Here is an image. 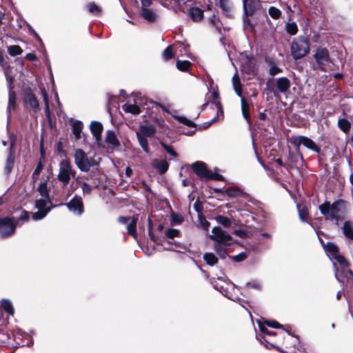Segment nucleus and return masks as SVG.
Listing matches in <instances>:
<instances>
[{
  "instance_id": "de8ad7c7",
  "label": "nucleus",
  "mask_w": 353,
  "mask_h": 353,
  "mask_svg": "<svg viewBox=\"0 0 353 353\" xmlns=\"http://www.w3.org/2000/svg\"><path fill=\"white\" fill-rule=\"evenodd\" d=\"M41 94L43 95V101L45 103V111L48 115L50 114L48 94L46 90L44 88H41Z\"/></svg>"
},
{
  "instance_id": "c03bdc74",
  "label": "nucleus",
  "mask_w": 353,
  "mask_h": 353,
  "mask_svg": "<svg viewBox=\"0 0 353 353\" xmlns=\"http://www.w3.org/2000/svg\"><path fill=\"white\" fill-rule=\"evenodd\" d=\"M285 30L288 33H289L291 35H294L298 32V27L296 23L292 22V23H288L285 25Z\"/></svg>"
},
{
  "instance_id": "864d4df0",
  "label": "nucleus",
  "mask_w": 353,
  "mask_h": 353,
  "mask_svg": "<svg viewBox=\"0 0 353 353\" xmlns=\"http://www.w3.org/2000/svg\"><path fill=\"white\" fill-rule=\"evenodd\" d=\"M175 119H177L181 123L186 125L189 127H194L196 125L194 122H192V121H190V119H187L185 117L178 116L175 117Z\"/></svg>"
},
{
  "instance_id": "0e129e2a",
  "label": "nucleus",
  "mask_w": 353,
  "mask_h": 353,
  "mask_svg": "<svg viewBox=\"0 0 353 353\" xmlns=\"http://www.w3.org/2000/svg\"><path fill=\"white\" fill-rule=\"evenodd\" d=\"M265 324L271 327H274V328H281V327H283V325H281L280 323H279L277 321H266L265 322Z\"/></svg>"
},
{
  "instance_id": "473e14b6",
  "label": "nucleus",
  "mask_w": 353,
  "mask_h": 353,
  "mask_svg": "<svg viewBox=\"0 0 353 353\" xmlns=\"http://www.w3.org/2000/svg\"><path fill=\"white\" fill-rule=\"evenodd\" d=\"M296 207H297V209L299 211V216L300 219L303 222H306L307 216V210L305 206L303 204L298 203L296 205Z\"/></svg>"
},
{
  "instance_id": "2f4dec72",
  "label": "nucleus",
  "mask_w": 353,
  "mask_h": 353,
  "mask_svg": "<svg viewBox=\"0 0 353 353\" xmlns=\"http://www.w3.org/2000/svg\"><path fill=\"white\" fill-rule=\"evenodd\" d=\"M86 7L90 13H91L95 16L101 15V8L99 6L96 5L94 2L88 3L86 5Z\"/></svg>"
},
{
  "instance_id": "f03ea898",
  "label": "nucleus",
  "mask_w": 353,
  "mask_h": 353,
  "mask_svg": "<svg viewBox=\"0 0 353 353\" xmlns=\"http://www.w3.org/2000/svg\"><path fill=\"white\" fill-rule=\"evenodd\" d=\"M343 203L337 201L330 204L329 202H325L319 206V210L326 220L336 221L338 222L343 218Z\"/></svg>"
},
{
  "instance_id": "a18cd8bd",
  "label": "nucleus",
  "mask_w": 353,
  "mask_h": 353,
  "mask_svg": "<svg viewBox=\"0 0 353 353\" xmlns=\"http://www.w3.org/2000/svg\"><path fill=\"white\" fill-rule=\"evenodd\" d=\"M38 191L40 193L42 198H49L48 190L46 182H43L39 185Z\"/></svg>"
},
{
  "instance_id": "58836bf2",
  "label": "nucleus",
  "mask_w": 353,
  "mask_h": 353,
  "mask_svg": "<svg viewBox=\"0 0 353 353\" xmlns=\"http://www.w3.org/2000/svg\"><path fill=\"white\" fill-rule=\"evenodd\" d=\"M333 259H334L336 260V261L338 264V265H336L334 263L336 268H344V267H346L347 264H348V262L346 261V259L340 254H338Z\"/></svg>"
},
{
  "instance_id": "6ab92c4d",
  "label": "nucleus",
  "mask_w": 353,
  "mask_h": 353,
  "mask_svg": "<svg viewBox=\"0 0 353 353\" xmlns=\"http://www.w3.org/2000/svg\"><path fill=\"white\" fill-rule=\"evenodd\" d=\"M14 143L11 142L10 152L7 157L5 170L7 174H9L13 168L14 162Z\"/></svg>"
},
{
  "instance_id": "338daca9",
  "label": "nucleus",
  "mask_w": 353,
  "mask_h": 353,
  "mask_svg": "<svg viewBox=\"0 0 353 353\" xmlns=\"http://www.w3.org/2000/svg\"><path fill=\"white\" fill-rule=\"evenodd\" d=\"M131 219H132V217H130V216H119L118 218V221L121 223L125 224L128 221H130Z\"/></svg>"
},
{
  "instance_id": "aec40b11",
  "label": "nucleus",
  "mask_w": 353,
  "mask_h": 353,
  "mask_svg": "<svg viewBox=\"0 0 353 353\" xmlns=\"http://www.w3.org/2000/svg\"><path fill=\"white\" fill-rule=\"evenodd\" d=\"M152 166L159 171V174H163L168 170L169 164L165 160L155 159L152 162Z\"/></svg>"
},
{
  "instance_id": "5fc2aeb1",
  "label": "nucleus",
  "mask_w": 353,
  "mask_h": 353,
  "mask_svg": "<svg viewBox=\"0 0 353 353\" xmlns=\"http://www.w3.org/2000/svg\"><path fill=\"white\" fill-rule=\"evenodd\" d=\"M250 16V15H247L245 14H243V25H244V28L245 29H250L251 30H252L253 26L251 23L250 19H249Z\"/></svg>"
},
{
  "instance_id": "0eeeda50",
  "label": "nucleus",
  "mask_w": 353,
  "mask_h": 353,
  "mask_svg": "<svg viewBox=\"0 0 353 353\" xmlns=\"http://www.w3.org/2000/svg\"><path fill=\"white\" fill-rule=\"evenodd\" d=\"M193 171L200 178L205 179H215L221 180V176L217 174L213 173L212 171L208 170L205 164L201 161H196L192 165Z\"/></svg>"
},
{
  "instance_id": "393cba45",
  "label": "nucleus",
  "mask_w": 353,
  "mask_h": 353,
  "mask_svg": "<svg viewBox=\"0 0 353 353\" xmlns=\"http://www.w3.org/2000/svg\"><path fill=\"white\" fill-rule=\"evenodd\" d=\"M225 194L231 197L243 196L246 198L248 194L237 187H232L225 190Z\"/></svg>"
},
{
  "instance_id": "6e6552de",
  "label": "nucleus",
  "mask_w": 353,
  "mask_h": 353,
  "mask_svg": "<svg viewBox=\"0 0 353 353\" xmlns=\"http://www.w3.org/2000/svg\"><path fill=\"white\" fill-rule=\"evenodd\" d=\"M74 157L75 164L81 171H89L92 166L91 160L82 150L77 149L74 152Z\"/></svg>"
},
{
  "instance_id": "20e7f679",
  "label": "nucleus",
  "mask_w": 353,
  "mask_h": 353,
  "mask_svg": "<svg viewBox=\"0 0 353 353\" xmlns=\"http://www.w3.org/2000/svg\"><path fill=\"white\" fill-rule=\"evenodd\" d=\"M76 171L72 168L69 161L65 159L60 162L57 179L63 183V187L67 186L71 177H74Z\"/></svg>"
},
{
  "instance_id": "39448f33",
  "label": "nucleus",
  "mask_w": 353,
  "mask_h": 353,
  "mask_svg": "<svg viewBox=\"0 0 353 353\" xmlns=\"http://www.w3.org/2000/svg\"><path fill=\"white\" fill-rule=\"evenodd\" d=\"M290 81L287 77H280L269 80L267 86L269 90L277 96L279 93H286L290 88Z\"/></svg>"
},
{
  "instance_id": "2eb2a0df",
  "label": "nucleus",
  "mask_w": 353,
  "mask_h": 353,
  "mask_svg": "<svg viewBox=\"0 0 353 353\" xmlns=\"http://www.w3.org/2000/svg\"><path fill=\"white\" fill-rule=\"evenodd\" d=\"M353 276L352 272L350 269L349 263L344 268H336L335 277L339 282H344L345 280L351 279Z\"/></svg>"
},
{
  "instance_id": "f3484780",
  "label": "nucleus",
  "mask_w": 353,
  "mask_h": 353,
  "mask_svg": "<svg viewBox=\"0 0 353 353\" xmlns=\"http://www.w3.org/2000/svg\"><path fill=\"white\" fill-rule=\"evenodd\" d=\"M258 6L257 0H243V14L253 15Z\"/></svg>"
},
{
  "instance_id": "b1692460",
  "label": "nucleus",
  "mask_w": 353,
  "mask_h": 353,
  "mask_svg": "<svg viewBox=\"0 0 353 353\" xmlns=\"http://www.w3.org/2000/svg\"><path fill=\"white\" fill-rule=\"evenodd\" d=\"M16 92L14 90H8V114L10 115V112L11 110H14L16 108Z\"/></svg>"
},
{
  "instance_id": "79ce46f5",
  "label": "nucleus",
  "mask_w": 353,
  "mask_h": 353,
  "mask_svg": "<svg viewBox=\"0 0 353 353\" xmlns=\"http://www.w3.org/2000/svg\"><path fill=\"white\" fill-rule=\"evenodd\" d=\"M191 63L189 61H181L178 60L176 61V68L183 72L188 71Z\"/></svg>"
},
{
  "instance_id": "8fccbe9b",
  "label": "nucleus",
  "mask_w": 353,
  "mask_h": 353,
  "mask_svg": "<svg viewBox=\"0 0 353 353\" xmlns=\"http://www.w3.org/2000/svg\"><path fill=\"white\" fill-rule=\"evenodd\" d=\"M165 234L168 239H172L174 237L179 236L180 231L177 229L170 228L165 230Z\"/></svg>"
},
{
  "instance_id": "7c9ffc66",
  "label": "nucleus",
  "mask_w": 353,
  "mask_h": 353,
  "mask_svg": "<svg viewBox=\"0 0 353 353\" xmlns=\"http://www.w3.org/2000/svg\"><path fill=\"white\" fill-rule=\"evenodd\" d=\"M123 110L125 112L132 113L133 114H139L140 113V108L136 104H124L123 105Z\"/></svg>"
},
{
  "instance_id": "49530a36",
  "label": "nucleus",
  "mask_w": 353,
  "mask_h": 353,
  "mask_svg": "<svg viewBox=\"0 0 353 353\" xmlns=\"http://www.w3.org/2000/svg\"><path fill=\"white\" fill-rule=\"evenodd\" d=\"M176 45L177 46L176 52H179L181 55L184 54L188 57H190V53L185 44L179 43Z\"/></svg>"
},
{
  "instance_id": "c9c22d12",
  "label": "nucleus",
  "mask_w": 353,
  "mask_h": 353,
  "mask_svg": "<svg viewBox=\"0 0 353 353\" xmlns=\"http://www.w3.org/2000/svg\"><path fill=\"white\" fill-rule=\"evenodd\" d=\"M203 259L210 265H214L218 262V259L212 253H205Z\"/></svg>"
},
{
  "instance_id": "774afa93",
  "label": "nucleus",
  "mask_w": 353,
  "mask_h": 353,
  "mask_svg": "<svg viewBox=\"0 0 353 353\" xmlns=\"http://www.w3.org/2000/svg\"><path fill=\"white\" fill-rule=\"evenodd\" d=\"M234 234L241 238H245L247 236V233L243 230H236L234 231Z\"/></svg>"
},
{
  "instance_id": "1a4fd4ad",
  "label": "nucleus",
  "mask_w": 353,
  "mask_h": 353,
  "mask_svg": "<svg viewBox=\"0 0 353 353\" xmlns=\"http://www.w3.org/2000/svg\"><path fill=\"white\" fill-rule=\"evenodd\" d=\"M50 201L49 198H41L36 201V208L38 211L32 214V219L38 221L44 218L50 212Z\"/></svg>"
},
{
  "instance_id": "a19ab883",
  "label": "nucleus",
  "mask_w": 353,
  "mask_h": 353,
  "mask_svg": "<svg viewBox=\"0 0 353 353\" xmlns=\"http://www.w3.org/2000/svg\"><path fill=\"white\" fill-rule=\"evenodd\" d=\"M268 13L272 19H278L281 17L282 12L279 8L271 6L268 9Z\"/></svg>"
},
{
  "instance_id": "f8f14e48",
  "label": "nucleus",
  "mask_w": 353,
  "mask_h": 353,
  "mask_svg": "<svg viewBox=\"0 0 353 353\" xmlns=\"http://www.w3.org/2000/svg\"><path fill=\"white\" fill-rule=\"evenodd\" d=\"M23 101L26 104L29 105L34 112H36L40 110L39 101L30 89L24 92Z\"/></svg>"
},
{
  "instance_id": "bb28decb",
  "label": "nucleus",
  "mask_w": 353,
  "mask_h": 353,
  "mask_svg": "<svg viewBox=\"0 0 353 353\" xmlns=\"http://www.w3.org/2000/svg\"><path fill=\"white\" fill-rule=\"evenodd\" d=\"M190 15L193 21H199L203 18V12L201 9H200L199 8L195 7V8H192L190 10Z\"/></svg>"
},
{
  "instance_id": "9b49d317",
  "label": "nucleus",
  "mask_w": 353,
  "mask_h": 353,
  "mask_svg": "<svg viewBox=\"0 0 353 353\" xmlns=\"http://www.w3.org/2000/svg\"><path fill=\"white\" fill-rule=\"evenodd\" d=\"M65 205L71 212L78 216L81 215L84 212L83 203L80 196H74L72 199Z\"/></svg>"
},
{
  "instance_id": "e433bc0d",
  "label": "nucleus",
  "mask_w": 353,
  "mask_h": 353,
  "mask_svg": "<svg viewBox=\"0 0 353 353\" xmlns=\"http://www.w3.org/2000/svg\"><path fill=\"white\" fill-rule=\"evenodd\" d=\"M137 137L139 141V143L141 148H143V151L146 153H148L150 151L149 146H148V139L145 137H142L138 134H137Z\"/></svg>"
},
{
  "instance_id": "cd10ccee",
  "label": "nucleus",
  "mask_w": 353,
  "mask_h": 353,
  "mask_svg": "<svg viewBox=\"0 0 353 353\" xmlns=\"http://www.w3.org/2000/svg\"><path fill=\"white\" fill-rule=\"evenodd\" d=\"M241 110H242L243 116L245 118V119L248 122H249V119H250L249 103H248V101L244 97H241Z\"/></svg>"
},
{
  "instance_id": "e2e57ef3",
  "label": "nucleus",
  "mask_w": 353,
  "mask_h": 353,
  "mask_svg": "<svg viewBox=\"0 0 353 353\" xmlns=\"http://www.w3.org/2000/svg\"><path fill=\"white\" fill-rule=\"evenodd\" d=\"M212 102L216 104L218 107L220 105V102L219 101V92L217 91L214 90L212 94Z\"/></svg>"
},
{
  "instance_id": "f257e3e1",
  "label": "nucleus",
  "mask_w": 353,
  "mask_h": 353,
  "mask_svg": "<svg viewBox=\"0 0 353 353\" xmlns=\"http://www.w3.org/2000/svg\"><path fill=\"white\" fill-rule=\"evenodd\" d=\"M29 219V214L26 210H22L20 216L17 219L9 217L0 219V235L2 237H8L12 235L17 225L23 223Z\"/></svg>"
},
{
  "instance_id": "3c124183",
  "label": "nucleus",
  "mask_w": 353,
  "mask_h": 353,
  "mask_svg": "<svg viewBox=\"0 0 353 353\" xmlns=\"http://www.w3.org/2000/svg\"><path fill=\"white\" fill-rule=\"evenodd\" d=\"M8 50L9 54L12 56L21 54L22 52V50L19 46H10L8 47Z\"/></svg>"
},
{
  "instance_id": "37998d69",
  "label": "nucleus",
  "mask_w": 353,
  "mask_h": 353,
  "mask_svg": "<svg viewBox=\"0 0 353 353\" xmlns=\"http://www.w3.org/2000/svg\"><path fill=\"white\" fill-rule=\"evenodd\" d=\"M326 250L330 254L332 258L339 254L337 246L332 243H327L326 245Z\"/></svg>"
},
{
  "instance_id": "c756f323",
  "label": "nucleus",
  "mask_w": 353,
  "mask_h": 353,
  "mask_svg": "<svg viewBox=\"0 0 353 353\" xmlns=\"http://www.w3.org/2000/svg\"><path fill=\"white\" fill-rule=\"evenodd\" d=\"M83 128V123L81 121H76L72 123V132L76 139L81 138V132Z\"/></svg>"
},
{
  "instance_id": "7ed1b4c3",
  "label": "nucleus",
  "mask_w": 353,
  "mask_h": 353,
  "mask_svg": "<svg viewBox=\"0 0 353 353\" xmlns=\"http://www.w3.org/2000/svg\"><path fill=\"white\" fill-rule=\"evenodd\" d=\"M292 55L294 59L305 57L310 51V44L307 39L299 37L294 40L291 45Z\"/></svg>"
},
{
  "instance_id": "9d476101",
  "label": "nucleus",
  "mask_w": 353,
  "mask_h": 353,
  "mask_svg": "<svg viewBox=\"0 0 353 353\" xmlns=\"http://www.w3.org/2000/svg\"><path fill=\"white\" fill-rule=\"evenodd\" d=\"M212 234L210 236L212 240L215 241L216 243H221L225 246L230 244L232 240L231 236L219 227H215L212 229Z\"/></svg>"
},
{
  "instance_id": "4d7b16f0",
  "label": "nucleus",
  "mask_w": 353,
  "mask_h": 353,
  "mask_svg": "<svg viewBox=\"0 0 353 353\" xmlns=\"http://www.w3.org/2000/svg\"><path fill=\"white\" fill-rule=\"evenodd\" d=\"M218 222L224 226H229L231 223L230 219L223 216H219L217 218Z\"/></svg>"
},
{
  "instance_id": "c85d7f7f",
  "label": "nucleus",
  "mask_w": 353,
  "mask_h": 353,
  "mask_svg": "<svg viewBox=\"0 0 353 353\" xmlns=\"http://www.w3.org/2000/svg\"><path fill=\"white\" fill-rule=\"evenodd\" d=\"M219 6L226 15L230 14L232 5L230 0H219Z\"/></svg>"
},
{
  "instance_id": "423d86ee",
  "label": "nucleus",
  "mask_w": 353,
  "mask_h": 353,
  "mask_svg": "<svg viewBox=\"0 0 353 353\" xmlns=\"http://www.w3.org/2000/svg\"><path fill=\"white\" fill-rule=\"evenodd\" d=\"M316 68L322 71H326V63H332V59L330 56V52L326 48L318 47L314 51L313 54Z\"/></svg>"
},
{
  "instance_id": "603ef678",
  "label": "nucleus",
  "mask_w": 353,
  "mask_h": 353,
  "mask_svg": "<svg viewBox=\"0 0 353 353\" xmlns=\"http://www.w3.org/2000/svg\"><path fill=\"white\" fill-rule=\"evenodd\" d=\"M42 169H43V163H42L41 161H39V163H37L36 168L34 169V170L32 173V178L34 181H35L38 179V176H39L40 172H41Z\"/></svg>"
},
{
  "instance_id": "680f3d73",
  "label": "nucleus",
  "mask_w": 353,
  "mask_h": 353,
  "mask_svg": "<svg viewBox=\"0 0 353 353\" xmlns=\"http://www.w3.org/2000/svg\"><path fill=\"white\" fill-rule=\"evenodd\" d=\"M232 84L234 88L241 86V80L237 74H234L232 77Z\"/></svg>"
},
{
  "instance_id": "72a5a7b5",
  "label": "nucleus",
  "mask_w": 353,
  "mask_h": 353,
  "mask_svg": "<svg viewBox=\"0 0 353 353\" xmlns=\"http://www.w3.org/2000/svg\"><path fill=\"white\" fill-rule=\"evenodd\" d=\"M214 249L216 251V252L217 253V254H219V256L221 258H222V259L225 258V256L227 255V252H226V249L225 248V245H223V244H221V243H215L214 246Z\"/></svg>"
},
{
  "instance_id": "13d9d810",
  "label": "nucleus",
  "mask_w": 353,
  "mask_h": 353,
  "mask_svg": "<svg viewBox=\"0 0 353 353\" xmlns=\"http://www.w3.org/2000/svg\"><path fill=\"white\" fill-rule=\"evenodd\" d=\"M163 148L168 152L170 155L174 157H176L178 156L177 153L173 150V148L164 143H161Z\"/></svg>"
},
{
  "instance_id": "a878e982",
  "label": "nucleus",
  "mask_w": 353,
  "mask_h": 353,
  "mask_svg": "<svg viewBox=\"0 0 353 353\" xmlns=\"http://www.w3.org/2000/svg\"><path fill=\"white\" fill-rule=\"evenodd\" d=\"M343 234L349 239L353 240V223L345 221L342 228Z\"/></svg>"
},
{
  "instance_id": "dca6fc26",
  "label": "nucleus",
  "mask_w": 353,
  "mask_h": 353,
  "mask_svg": "<svg viewBox=\"0 0 353 353\" xmlns=\"http://www.w3.org/2000/svg\"><path fill=\"white\" fill-rule=\"evenodd\" d=\"M105 141L108 148L114 149L120 146V142L115 133L112 130H108L105 134Z\"/></svg>"
},
{
  "instance_id": "412c9836",
  "label": "nucleus",
  "mask_w": 353,
  "mask_h": 353,
  "mask_svg": "<svg viewBox=\"0 0 353 353\" xmlns=\"http://www.w3.org/2000/svg\"><path fill=\"white\" fill-rule=\"evenodd\" d=\"M138 218L137 216H132L130 223L127 225L128 233L131 235L134 239H137V223Z\"/></svg>"
},
{
  "instance_id": "69168bd1",
  "label": "nucleus",
  "mask_w": 353,
  "mask_h": 353,
  "mask_svg": "<svg viewBox=\"0 0 353 353\" xmlns=\"http://www.w3.org/2000/svg\"><path fill=\"white\" fill-rule=\"evenodd\" d=\"M259 328H260L261 332L264 333V334H268V335H274V334H275V332L269 331L266 328V327L264 325L261 324V323H259Z\"/></svg>"
},
{
  "instance_id": "5701e85b",
  "label": "nucleus",
  "mask_w": 353,
  "mask_h": 353,
  "mask_svg": "<svg viewBox=\"0 0 353 353\" xmlns=\"http://www.w3.org/2000/svg\"><path fill=\"white\" fill-rule=\"evenodd\" d=\"M154 133L155 128L152 125H141L139 132H137V134L146 138L154 136Z\"/></svg>"
},
{
  "instance_id": "ddd939ff",
  "label": "nucleus",
  "mask_w": 353,
  "mask_h": 353,
  "mask_svg": "<svg viewBox=\"0 0 353 353\" xmlns=\"http://www.w3.org/2000/svg\"><path fill=\"white\" fill-rule=\"evenodd\" d=\"M241 59L243 72L249 74H254L255 69V62L254 59L248 54H243L241 55Z\"/></svg>"
},
{
  "instance_id": "bf43d9fd",
  "label": "nucleus",
  "mask_w": 353,
  "mask_h": 353,
  "mask_svg": "<svg viewBox=\"0 0 353 353\" xmlns=\"http://www.w3.org/2000/svg\"><path fill=\"white\" fill-rule=\"evenodd\" d=\"M246 258H247V254L245 252H241L240 254L232 256L233 260L236 262L243 261Z\"/></svg>"
},
{
  "instance_id": "4be33fe9",
  "label": "nucleus",
  "mask_w": 353,
  "mask_h": 353,
  "mask_svg": "<svg viewBox=\"0 0 353 353\" xmlns=\"http://www.w3.org/2000/svg\"><path fill=\"white\" fill-rule=\"evenodd\" d=\"M141 15L144 19L149 22H154L157 19V14L152 10L147 8V7L142 6Z\"/></svg>"
},
{
  "instance_id": "09e8293b",
  "label": "nucleus",
  "mask_w": 353,
  "mask_h": 353,
  "mask_svg": "<svg viewBox=\"0 0 353 353\" xmlns=\"http://www.w3.org/2000/svg\"><path fill=\"white\" fill-rule=\"evenodd\" d=\"M173 51L172 46H168L163 52L162 57L165 61H168L173 57Z\"/></svg>"
},
{
  "instance_id": "ea45409f",
  "label": "nucleus",
  "mask_w": 353,
  "mask_h": 353,
  "mask_svg": "<svg viewBox=\"0 0 353 353\" xmlns=\"http://www.w3.org/2000/svg\"><path fill=\"white\" fill-rule=\"evenodd\" d=\"M4 72L8 83V90H10V88L11 90H14V77L10 73V70L8 68H6Z\"/></svg>"
},
{
  "instance_id": "052dcab7",
  "label": "nucleus",
  "mask_w": 353,
  "mask_h": 353,
  "mask_svg": "<svg viewBox=\"0 0 353 353\" xmlns=\"http://www.w3.org/2000/svg\"><path fill=\"white\" fill-rule=\"evenodd\" d=\"M92 188L87 183H83L82 185V190L83 194H90L92 192Z\"/></svg>"
},
{
  "instance_id": "6e6d98bb",
  "label": "nucleus",
  "mask_w": 353,
  "mask_h": 353,
  "mask_svg": "<svg viewBox=\"0 0 353 353\" xmlns=\"http://www.w3.org/2000/svg\"><path fill=\"white\" fill-rule=\"evenodd\" d=\"M282 72V69L277 67L274 64L272 65L270 70L269 73L271 76H275Z\"/></svg>"
},
{
  "instance_id": "a211bd4d",
  "label": "nucleus",
  "mask_w": 353,
  "mask_h": 353,
  "mask_svg": "<svg viewBox=\"0 0 353 353\" xmlns=\"http://www.w3.org/2000/svg\"><path fill=\"white\" fill-rule=\"evenodd\" d=\"M90 130L97 142L101 140V133L103 125L98 121H92L90 123Z\"/></svg>"
},
{
  "instance_id": "4468645a",
  "label": "nucleus",
  "mask_w": 353,
  "mask_h": 353,
  "mask_svg": "<svg viewBox=\"0 0 353 353\" xmlns=\"http://www.w3.org/2000/svg\"><path fill=\"white\" fill-rule=\"evenodd\" d=\"M294 143L297 145L302 144L305 147L316 152H319L320 151L319 146L312 139L304 136H299L296 137Z\"/></svg>"
},
{
  "instance_id": "f704fd0d",
  "label": "nucleus",
  "mask_w": 353,
  "mask_h": 353,
  "mask_svg": "<svg viewBox=\"0 0 353 353\" xmlns=\"http://www.w3.org/2000/svg\"><path fill=\"white\" fill-rule=\"evenodd\" d=\"M1 303V306L6 312H7L10 315L14 314V308L12 303L9 300L3 299Z\"/></svg>"
},
{
  "instance_id": "4c0bfd02",
  "label": "nucleus",
  "mask_w": 353,
  "mask_h": 353,
  "mask_svg": "<svg viewBox=\"0 0 353 353\" xmlns=\"http://www.w3.org/2000/svg\"><path fill=\"white\" fill-rule=\"evenodd\" d=\"M339 128L344 132H347L350 130V123L345 119H341L338 121Z\"/></svg>"
}]
</instances>
